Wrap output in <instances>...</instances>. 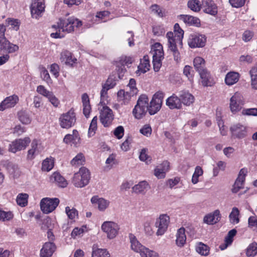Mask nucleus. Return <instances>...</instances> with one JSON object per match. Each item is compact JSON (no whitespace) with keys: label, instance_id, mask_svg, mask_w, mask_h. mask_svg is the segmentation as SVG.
<instances>
[{"label":"nucleus","instance_id":"obj_17","mask_svg":"<svg viewBox=\"0 0 257 257\" xmlns=\"http://www.w3.org/2000/svg\"><path fill=\"white\" fill-rule=\"evenodd\" d=\"M116 77L114 75H111L108 77L105 83L102 86V89L100 91L101 100L107 96L108 90L114 87L116 84Z\"/></svg>","mask_w":257,"mask_h":257},{"label":"nucleus","instance_id":"obj_62","mask_svg":"<svg viewBox=\"0 0 257 257\" xmlns=\"http://www.w3.org/2000/svg\"><path fill=\"white\" fill-rule=\"evenodd\" d=\"M47 98L54 107L57 108L60 105V100L56 97L53 92Z\"/></svg>","mask_w":257,"mask_h":257},{"label":"nucleus","instance_id":"obj_55","mask_svg":"<svg viewBox=\"0 0 257 257\" xmlns=\"http://www.w3.org/2000/svg\"><path fill=\"white\" fill-rule=\"evenodd\" d=\"M41 78L47 83L51 81L50 75L48 70L44 66L40 67Z\"/></svg>","mask_w":257,"mask_h":257},{"label":"nucleus","instance_id":"obj_31","mask_svg":"<svg viewBox=\"0 0 257 257\" xmlns=\"http://www.w3.org/2000/svg\"><path fill=\"white\" fill-rule=\"evenodd\" d=\"M82 102L83 104V113L86 118H88L91 111V107L90 104L89 98L87 93L82 94Z\"/></svg>","mask_w":257,"mask_h":257},{"label":"nucleus","instance_id":"obj_25","mask_svg":"<svg viewBox=\"0 0 257 257\" xmlns=\"http://www.w3.org/2000/svg\"><path fill=\"white\" fill-rule=\"evenodd\" d=\"M63 142L66 144L72 143L74 146L77 147L80 144V138L78 132L73 130L72 134H67L63 139Z\"/></svg>","mask_w":257,"mask_h":257},{"label":"nucleus","instance_id":"obj_49","mask_svg":"<svg viewBox=\"0 0 257 257\" xmlns=\"http://www.w3.org/2000/svg\"><path fill=\"white\" fill-rule=\"evenodd\" d=\"M251 77V85L252 88L257 89V67H253L249 71Z\"/></svg>","mask_w":257,"mask_h":257},{"label":"nucleus","instance_id":"obj_9","mask_svg":"<svg viewBox=\"0 0 257 257\" xmlns=\"http://www.w3.org/2000/svg\"><path fill=\"white\" fill-rule=\"evenodd\" d=\"M133 62V59L132 57L126 56H122L119 58V60L116 62L115 70L119 79H122L126 71L125 66L130 67Z\"/></svg>","mask_w":257,"mask_h":257},{"label":"nucleus","instance_id":"obj_43","mask_svg":"<svg viewBox=\"0 0 257 257\" xmlns=\"http://www.w3.org/2000/svg\"><path fill=\"white\" fill-rule=\"evenodd\" d=\"M85 162V158L82 153H78L70 162L73 166L78 167L83 165Z\"/></svg>","mask_w":257,"mask_h":257},{"label":"nucleus","instance_id":"obj_45","mask_svg":"<svg viewBox=\"0 0 257 257\" xmlns=\"http://www.w3.org/2000/svg\"><path fill=\"white\" fill-rule=\"evenodd\" d=\"M239 211L238 209L235 207H233L229 215L230 221L232 224H235L239 222Z\"/></svg>","mask_w":257,"mask_h":257},{"label":"nucleus","instance_id":"obj_53","mask_svg":"<svg viewBox=\"0 0 257 257\" xmlns=\"http://www.w3.org/2000/svg\"><path fill=\"white\" fill-rule=\"evenodd\" d=\"M151 9L153 13L156 14L159 17L162 18L165 16V10L157 4L152 5Z\"/></svg>","mask_w":257,"mask_h":257},{"label":"nucleus","instance_id":"obj_7","mask_svg":"<svg viewBox=\"0 0 257 257\" xmlns=\"http://www.w3.org/2000/svg\"><path fill=\"white\" fill-rule=\"evenodd\" d=\"M244 104V101L241 94L236 92L231 97L229 101V108L233 114H236L242 108Z\"/></svg>","mask_w":257,"mask_h":257},{"label":"nucleus","instance_id":"obj_30","mask_svg":"<svg viewBox=\"0 0 257 257\" xmlns=\"http://www.w3.org/2000/svg\"><path fill=\"white\" fill-rule=\"evenodd\" d=\"M150 64L149 57L146 55L143 59H141L140 63L138 67V70L136 71L137 74L145 73L150 70Z\"/></svg>","mask_w":257,"mask_h":257},{"label":"nucleus","instance_id":"obj_1","mask_svg":"<svg viewBox=\"0 0 257 257\" xmlns=\"http://www.w3.org/2000/svg\"><path fill=\"white\" fill-rule=\"evenodd\" d=\"M82 25L81 21L74 18H69L67 19H60L57 25L52 26V28L57 30L56 32L51 33L50 36L55 39L62 38L64 37L63 33H71L74 31L75 27H79Z\"/></svg>","mask_w":257,"mask_h":257},{"label":"nucleus","instance_id":"obj_15","mask_svg":"<svg viewBox=\"0 0 257 257\" xmlns=\"http://www.w3.org/2000/svg\"><path fill=\"white\" fill-rule=\"evenodd\" d=\"M231 136L233 138L241 139L244 138L247 135V131L246 126L238 123L233 124L230 128Z\"/></svg>","mask_w":257,"mask_h":257},{"label":"nucleus","instance_id":"obj_29","mask_svg":"<svg viewBox=\"0 0 257 257\" xmlns=\"http://www.w3.org/2000/svg\"><path fill=\"white\" fill-rule=\"evenodd\" d=\"M136 94H133L132 91H125L123 89L119 90L117 93V100L121 102V104H127L132 96Z\"/></svg>","mask_w":257,"mask_h":257},{"label":"nucleus","instance_id":"obj_20","mask_svg":"<svg viewBox=\"0 0 257 257\" xmlns=\"http://www.w3.org/2000/svg\"><path fill=\"white\" fill-rule=\"evenodd\" d=\"M19 48L18 45L11 43L6 37L0 39V52L4 51L12 53L17 51Z\"/></svg>","mask_w":257,"mask_h":257},{"label":"nucleus","instance_id":"obj_46","mask_svg":"<svg viewBox=\"0 0 257 257\" xmlns=\"http://www.w3.org/2000/svg\"><path fill=\"white\" fill-rule=\"evenodd\" d=\"M97 129V116H95L92 118L91 123L90 124L88 131V136L89 137H91L93 136L95 133Z\"/></svg>","mask_w":257,"mask_h":257},{"label":"nucleus","instance_id":"obj_48","mask_svg":"<svg viewBox=\"0 0 257 257\" xmlns=\"http://www.w3.org/2000/svg\"><path fill=\"white\" fill-rule=\"evenodd\" d=\"M257 254V243L253 242L249 244L246 249V255L248 257H254Z\"/></svg>","mask_w":257,"mask_h":257},{"label":"nucleus","instance_id":"obj_19","mask_svg":"<svg viewBox=\"0 0 257 257\" xmlns=\"http://www.w3.org/2000/svg\"><path fill=\"white\" fill-rule=\"evenodd\" d=\"M45 11V5L42 2L36 1L33 3L31 6V13L33 18L38 19L42 17Z\"/></svg>","mask_w":257,"mask_h":257},{"label":"nucleus","instance_id":"obj_63","mask_svg":"<svg viewBox=\"0 0 257 257\" xmlns=\"http://www.w3.org/2000/svg\"><path fill=\"white\" fill-rule=\"evenodd\" d=\"M141 255L142 257H160L158 253L148 248L141 252Z\"/></svg>","mask_w":257,"mask_h":257},{"label":"nucleus","instance_id":"obj_11","mask_svg":"<svg viewBox=\"0 0 257 257\" xmlns=\"http://www.w3.org/2000/svg\"><path fill=\"white\" fill-rule=\"evenodd\" d=\"M100 121L104 127L109 126L114 119L112 110L108 106H103L100 111Z\"/></svg>","mask_w":257,"mask_h":257},{"label":"nucleus","instance_id":"obj_50","mask_svg":"<svg viewBox=\"0 0 257 257\" xmlns=\"http://www.w3.org/2000/svg\"><path fill=\"white\" fill-rule=\"evenodd\" d=\"M65 212L69 219L74 220L78 217V211L74 208H70L67 206L65 207Z\"/></svg>","mask_w":257,"mask_h":257},{"label":"nucleus","instance_id":"obj_16","mask_svg":"<svg viewBox=\"0 0 257 257\" xmlns=\"http://www.w3.org/2000/svg\"><path fill=\"white\" fill-rule=\"evenodd\" d=\"M60 60L62 63L71 67H74V65L77 63V59L74 55L67 50H63L60 53Z\"/></svg>","mask_w":257,"mask_h":257},{"label":"nucleus","instance_id":"obj_18","mask_svg":"<svg viewBox=\"0 0 257 257\" xmlns=\"http://www.w3.org/2000/svg\"><path fill=\"white\" fill-rule=\"evenodd\" d=\"M247 173V171L246 168H244L240 170L238 177L232 188V192L233 193H237L240 189L243 188L244 183Z\"/></svg>","mask_w":257,"mask_h":257},{"label":"nucleus","instance_id":"obj_42","mask_svg":"<svg viewBox=\"0 0 257 257\" xmlns=\"http://www.w3.org/2000/svg\"><path fill=\"white\" fill-rule=\"evenodd\" d=\"M54 166V159L52 157L47 158L42 164L41 169L43 171L49 172L51 170Z\"/></svg>","mask_w":257,"mask_h":257},{"label":"nucleus","instance_id":"obj_57","mask_svg":"<svg viewBox=\"0 0 257 257\" xmlns=\"http://www.w3.org/2000/svg\"><path fill=\"white\" fill-rule=\"evenodd\" d=\"M20 121L24 124H29L31 122V119L29 115L25 111H21L19 113Z\"/></svg>","mask_w":257,"mask_h":257},{"label":"nucleus","instance_id":"obj_61","mask_svg":"<svg viewBox=\"0 0 257 257\" xmlns=\"http://www.w3.org/2000/svg\"><path fill=\"white\" fill-rule=\"evenodd\" d=\"M183 73L190 80L193 79L194 70L192 67L189 65H186L183 69Z\"/></svg>","mask_w":257,"mask_h":257},{"label":"nucleus","instance_id":"obj_44","mask_svg":"<svg viewBox=\"0 0 257 257\" xmlns=\"http://www.w3.org/2000/svg\"><path fill=\"white\" fill-rule=\"evenodd\" d=\"M92 249V257H110L109 252L105 249L98 248L93 245Z\"/></svg>","mask_w":257,"mask_h":257},{"label":"nucleus","instance_id":"obj_60","mask_svg":"<svg viewBox=\"0 0 257 257\" xmlns=\"http://www.w3.org/2000/svg\"><path fill=\"white\" fill-rule=\"evenodd\" d=\"M174 35L178 37L179 40H182L184 36V31L180 28L178 23L174 26Z\"/></svg>","mask_w":257,"mask_h":257},{"label":"nucleus","instance_id":"obj_52","mask_svg":"<svg viewBox=\"0 0 257 257\" xmlns=\"http://www.w3.org/2000/svg\"><path fill=\"white\" fill-rule=\"evenodd\" d=\"M149 186L147 181H143L140 182L138 184L133 187V189L134 192L138 193L143 192Z\"/></svg>","mask_w":257,"mask_h":257},{"label":"nucleus","instance_id":"obj_2","mask_svg":"<svg viewBox=\"0 0 257 257\" xmlns=\"http://www.w3.org/2000/svg\"><path fill=\"white\" fill-rule=\"evenodd\" d=\"M148 102L149 98L146 95L142 94L140 96L132 111L135 118L140 119L146 115L148 111Z\"/></svg>","mask_w":257,"mask_h":257},{"label":"nucleus","instance_id":"obj_32","mask_svg":"<svg viewBox=\"0 0 257 257\" xmlns=\"http://www.w3.org/2000/svg\"><path fill=\"white\" fill-rule=\"evenodd\" d=\"M182 104L189 106L194 102V97L193 95L187 91H182L179 94Z\"/></svg>","mask_w":257,"mask_h":257},{"label":"nucleus","instance_id":"obj_33","mask_svg":"<svg viewBox=\"0 0 257 257\" xmlns=\"http://www.w3.org/2000/svg\"><path fill=\"white\" fill-rule=\"evenodd\" d=\"M200 75L201 83L203 86H211L214 83L212 81V78L210 72L207 69L199 72Z\"/></svg>","mask_w":257,"mask_h":257},{"label":"nucleus","instance_id":"obj_24","mask_svg":"<svg viewBox=\"0 0 257 257\" xmlns=\"http://www.w3.org/2000/svg\"><path fill=\"white\" fill-rule=\"evenodd\" d=\"M56 249L54 243L47 242L44 243L40 250V257H50L52 255Z\"/></svg>","mask_w":257,"mask_h":257},{"label":"nucleus","instance_id":"obj_8","mask_svg":"<svg viewBox=\"0 0 257 257\" xmlns=\"http://www.w3.org/2000/svg\"><path fill=\"white\" fill-rule=\"evenodd\" d=\"M59 202L60 200L58 198H44L40 202L41 209L43 213L48 214L56 209Z\"/></svg>","mask_w":257,"mask_h":257},{"label":"nucleus","instance_id":"obj_35","mask_svg":"<svg viewBox=\"0 0 257 257\" xmlns=\"http://www.w3.org/2000/svg\"><path fill=\"white\" fill-rule=\"evenodd\" d=\"M240 77L238 72L230 71L228 72L225 77V83L228 86H231L236 83Z\"/></svg>","mask_w":257,"mask_h":257},{"label":"nucleus","instance_id":"obj_41","mask_svg":"<svg viewBox=\"0 0 257 257\" xmlns=\"http://www.w3.org/2000/svg\"><path fill=\"white\" fill-rule=\"evenodd\" d=\"M193 65L198 73L207 69L205 67V61L201 57H196L193 60Z\"/></svg>","mask_w":257,"mask_h":257},{"label":"nucleus","instance_id":"obj_22","mask_svg":"<svg viewBox=\"0 0 257 257\" xmlns=\"http://www.w3.org/2000/svg\"><path fill=\"white\" fill-rule=\"evenodd\" d=\"M19 100V97L16 94L7 97L0 104V111L15 106Z\"/></svg>","mask_w":257,"mask_h":257},{"label":"nucleus","instance_id":"obj_36","mask_svg":"<svg viewBox=\"0 0 257 257\" xmlns=\"http://www.w3.org/2000/svg\"><path fill=\"white\" fill-rule=\"evenodd\" d=\"M168 39V47L169 49L177 48V43L182 44V40H179L178 37L174 35L172 32H169L166 34Z\"/></svg>","mask_w":257,"mask_h":257},{"label":"nucleus","instance_id":"obj_56","mask_svg":"<svg viewBox=\"0 0 257 257\" xmlns=\"http://www.w3.org/2000/svg\"><path fill=\"white\" fill-rule=\"evenodd\" d=\"M6 23L8 26H11L12 28L16 31L19 29L20 22L18 19L13 18H8L6 20Z\"/></svg>","mask_w":257,"mask_h":257},{"label":"nucleus","instance_id":"obj_26","mask_svg":"<svg viewBox=\"0 0 257 257\" xmlns=\"http://www.w3.org/2000/svg\"><path fill=\"white\" fill-rule=\"evenodd\" d=\"M166 104L171 109H180L182 106L180 97L175 94H173L167 99Z\"/></svg>","mask_w":257,"mask_h":257},{"label":"nucleus","instance_id":"obj_34","mask_svg":"<svg viewBox=\"0 0 257 257\" xmlns=\"http://www.w3.org/2000/svg\"><path fill=\"white\" fill-rule=\"evenodd\" d=\"M92 204H97L100 211H104L108 206L109 202L104 198H99L98 196H94L91 199Z\"/></svg>","mask_w":257,"mask_h":257},{"label":"nucleus","instance_id":"obj_23","mask_svg":"<svg viewBox=\"0 0 257 257\" xmlns=\"http://www.w3.org/2000/svg\"><path fill=\"white\" fill-rule=\"evenodd\" d=\"M170 169V163L167 161H163L160 165L158 166L154 170V175L158 178H164L166 172Z\"/></svg>","mask_w":257,"mask_h":257},{"label":"nucleus","instance_id":"obj_54","mask_svg":"<svg viewBox=\"0 0 257 257\" xmlns=\"http://www.w3.org/2000/svg\"><path fill=\"white\" fill-rule=\"evenodd\" d=\"M14 214L11 211H5L0 208V220L3 221H9L13 219Z\"/></svg>","mask_w":257,"mask_h":257},{"label":"nucleus","instance_id":"obj_59","mask_svg":"<svg viewBox=\"0 0 257 257\" xmlns=\"http://www.w3.org/2000/svg\"><path fill=\"white\" fill-rule=\"evenodd\" d=\"M36 91L39 94L43 96L46 98H47L49 95H50V94L52 92V91H49L44 85H42L38 86L37 87Z\"/></svg>","mask_w":257,"mask_h":257},{"label":"nucleus","instance_id":"obj_40","mask_svg":"<svg viewBox=\"0 0 257 257\" xmlns=\"http://www.w3.org/2000/svg\"><path fill=\"white\" fill-rule=\"evenodd\" d=\"M195 250L199 254L207 256L209 254L210 247L202 242H197L195 245Z\"/></svg>","mask_w":257,"mask_h":257},{"label":"nucleus","instance_id":"obj_10","mask_svg":"<svg viewBox=\"0 0 257 257\" xmlns=\"http://www.w3.org/2000/svg\"><path fill=\"white\" fill-rule=\"evenodd\" d=\"M31 142L29 137L23 139H17L11 142L9 146V151L16 153L17 152L25 150Z\"/></svg>","mask_w":257,"mask_h":257},{"label":"nucleus","instance_id":"obj_28","mask_svg":"<svg viewBox=\"0 0 257 257\" xmlns=\"http://www.w3.org/2000/svg\"><path fill=\"white\" fill-rule=\"evenodd\" d=\"M51 182L55 183L57 185L61 188L66 187L68 183L66 180L59 173L54 172L50 177Z\"/></svg>","mask_w":257,"mask_h":257},{"label":"nucleus","instance_id":"obj_6","mask_svg":"<svg viewBox=\"0 0 257 257\" xmlns=\"http://www.w3.org/2000/svg\"><path fill=\"white\" fill-rule=\"evenodd\" d=\"M164 93L162 91L157 92L153 96L148 105V110L150 115H154L157 113L161 109L164 97Z\"/></svg>","mask_w":257,"mask_h":257},{"label":"nucleus","instance_id":"obj_21","mask_svg":"<svg viewBox=\"0 0 257 257\" xmlns=\"http://www.w3.org/2000/svg\"><path fill=\"white\" fill-rule=\"evenodd\" d=\"M202 5L205 13L213 16L217 14V6L213 0H202Z\"/></svg>","mask_w":257,"mask_h":257},{"label":"nucleus","instance_id":"obj_37","mask_svg":"<svg viewBox=\"0 0 257 257\" xmlns=\"http://www.w3.org/2000/svg\"><path fill=\"white\" fill-rule=\"evenodd\" d=\"M181 19L186 24L199 27L200 25V21L199 18L190 15H182Z\"/></svg>","mask_w":257,"mask_h":257},{"label":"nucleus","instance_id":"obj_27","mask_svg":"<svg viewBox=\"0 0 257 257\" xmlns=\"http://www.w3.org/2000/svg\"><path fill=\"white\" fill-rule=\"evenodd\" d=\"M221 218L219 210H215L212 213H209L204 217V222L207 224H214L217 223Z\"/></svg>","mask_w":257,"mask_h":257},{"label":"nucleus","instance_id":"obj_14","mask_svg":"<svg viewBox=\"0 0 257 257\" xmlns=\"http://www.w3.org/2000/svg\"><path fill=\"white\" fill-rule=\"evenodd\" d=\"M206 38L200 34L191 35L188 40V45L192 48L203 47L205 45Z\"/></svg>","mask_w":257,"mask_h":257},{"label":"nucleus","instance_id":"obj_4","mask_svg":"<svg viewBox=\"0 0 257 257\" xmlns=\"http://www.w3.org/2000/svg\"><path fill=\"white\" fill-rule=\"evenodd\" d=\"M153 64L155 71H159L162 66V61L164 58L163 46L160 43H156L152 48Z\"/></svg>","mask_w":257,"mask_h":257},{"label":"nucleus","instance_id":"obj_64","mask_svg":"<svg viewBox=\"0 0 257 257\" xmlns=\"http://www.w3.org/2000/svg\"><path fill=\"white\" fill-rule=\"evenodd\" d=\"M124 130L122 126L119 125L116 127L114 131L113 135L117 139H121L124 135Z\"/></svg>","mask_w":257,"mask_h":257},{"label":"nucleus","instance_id":"obj_58","mask_svg":"<svg viewBox=\"0 0 257 257\" xmlns=\"http://www.w3.org/2000/svg\"><path fill=\"white\" fill-rule=\"evenodd\" d=\"M84 228H86L85 226H83L81 227H75L71 233V236L72 238H76L77 237H80L82 235L83 233L84 232Z\"/></svg>","mask_w":257,"mask_h":257},{"label":"nucleus","instance_id":"obj_13","mask_svg":"<svg viewBox=\"0 0 257 257\" xmlns=\"http://www.w3.org/2000/svg\"><path fill=\"white\" fill-rule=\"evenodd\" d=\"M101 229L107 234L108 238L112 239L117 235L119 227L113 222L105 221L102 224Z\"/></svg>","mask_w":257,"mask_h":257},{"label":"nucleus","instance_id":"obj_38","mask_svg":"<svg viewBox=\"0 0 257 257\" xmlns=\"http://www.w3.org/2000/svg\"><path fill=\"white\" fill-rule=\"evenodd\" d=\"M130 238L132 249L136 252H139L141 255V252L144 251L146 247L142 245L137 239L136 237L132 234L130 235Z\"/></svg>","mask_w":257,"mask_h":257},{"label":"nucleus","instance_id":"obj_51","mask_svg":"<svg viewBox=\"0 0 257 257\" xmlns=\"http://www.w3.org/2000/svg\"><path fill=\"white\" fill-rule=\"evenodd\" d=\"M187 6L189 9L195 12H198L201 10V4L198 0H189Z\"/></svg>","mask_w":257,"mask_h":257},{"label":"nucleus","instance_id":"obj_39","mask_svg":"<svg viewBox=\"0 0 257 257\" xmlns=\"http://www.w3.org/2000/svg\"><path fill=\"white\" fill-rule=\"evenodd\" d=\"M186 241V236L185 234V229L184 227L179 228L176 235V244L178 246H183Z\"/></svg>","mask_w":257,"mask_h":257},{"label":"nucleus","instance_id":"obj_3","mask_svg":"<svg viewBox=\"0 0 257 257\" xmlns=\"http://www.w3.org/2000/svg\"><path fill=\"white\" fill-rule=\"evenodd\" d=\"M90 179V172L86 167H82L78 172L74 174L73 184L76 187L82 188L86 186Z\"/></svg>","mask_w":257,"mask_h":257},{"label":"nucleus","instance_id":"obj_12","mask_svg":"<svg viewBox=\"0 0 257 257\" xmlns=\"http://www.w3.org/2000/svg\"><path fill=\"white\" fill-rule=\"evenodd\" d=\"M170 223V217L167 214H161L157 220L155 225L158 228L157 235H162L166 231Z\"/></svg>","mask_w":257,"mask_h":257},{"label":"nucleus","instance_id":"obj_47","mask_svg":"<svg viewBox=\"0 0 257 257\" xmlns=\"http://www.w3.org/2000/svg\"><path fill=\"white\" fill-rule=\"evenodd\" d=\"M29 195L27 193H20L16 199L17 204L21 206L25 207L28 205Z\"/></svg>","mask_w":257,"mask_h":257},{"label":"nucleus","instance_id":"obj_5","mask_svg":"<svg viewBox=\"0 0 257 257\" xmlns=\"http://www.w3.org/2000/svg\"><path fill=\"white\" fill-rule=\"evenodd\" d=\"M76 121V114L73 108L66 113L62 114L59 118L60 126L63 128L69 129L74 125Z\"/></svg>","mask_w":257,"mask_h":257}]
</instances>
